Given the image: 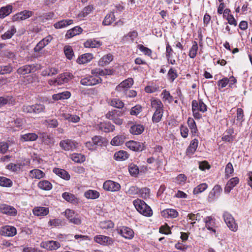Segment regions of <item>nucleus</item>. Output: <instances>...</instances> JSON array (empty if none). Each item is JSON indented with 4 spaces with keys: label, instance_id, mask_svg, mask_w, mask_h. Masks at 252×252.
Segmentation results:
<instances>
[{
    "label": "nucleus",
    "instance_id": "f257e3e1",
    "mask_svg": "<svg viewBox=\"0 0 252 252\" xmlns=\"http://www.w3.org/2000/svg\"><path fill=\"white\" fill-rule=\"evenodd\" d=\"M133 203L136 210L140 214L147 217H150L152 215V209L144 201L137 199L134 200Z\"/></svg>",
    "mask_w": 252,
    "mask_h": 252
},
{
    "label": "nucleus",
    "instance_id": "f03ea898",
    "mask_svg": "<svg viewBox=\"0 0 252 252\" xmlns=\"http://www.w3.org/2000/svg\"><path fill=\"white\" fill-rule=\"evenodd\" d=\"M78 144L77 142L71 139L63 140L61 141L59 143L62 149L66 151L75 150L77 148Z\"/></svg>",
    "mask_w": 252,
    "mask_h": 252
},
{
    "label": "nucleus",
    "instance_id": "7ed1b4c3",
    "mask_svg": "<svg viewBox=\"0 0 252 252\" xmlns=\"http://www.w3.org/2000/svg\"><path fill=\"white\" fill-rule=\"evenodd\" d=\"M223 217L224 220L229 228L232 231H236L238 225L232 216L228 212H225Z\"/></svg>",
    "mask_w": 252,
    "mask_h": 252
},
{
    "label": "nucleus",
    "instance_id": "20e7f679",
    "mask_svg": "<svg viewBox=\"0 0 252 252\" xmlns=\"http://www.w3.org/2000/svg\"><path fill=\"white\" fill-rule=\"evenodd\" d=\"M101 81L102 80L99 77L94 75L82 79L80 83L84 86H93L100 83Z\"/></svg>",
    "mask_w": 252,
    "mask_h": 252
},
{
    "label": "nucleus",
    "instance_id": "39448f33",
    "mask_svg": "<svg viewBox=\"0 0 252 252\" xmlns=\"http://www.w3.org/2000/svg\"><path fill=\"white\" fill-rule=\"evenodd\" d=\"M103 188L107 191H118L120 189L121 186L117 182L111 180H107L103 183Z\"/></svg>",
    "mask_w": 252,
    "mask_h": 252
},
{
    "label": "nucleus",
    "instance_id": "423d86ee",
    "mask_svg": "<svg viewBox=\"0 0 252 252\" xmlns=\"http://www.w3.org/2000/svg\"><path fill=\"white\" fill-rule=\"evenodd\" d=\"M94 241L95 242L104 246L111 245L114 243V240L112 238L102 235H98L94 236Z\"/></svg>",
    "mask_w": 252,
    "mask_h": 252
},
{
    "label": "nucleus",
    "instance_id": "0eeeda50",
    "mask_svg": "<svg viewBox=\"0 0 252 252\" xmlns=\"http://www.w3.org/2000/svg\"><path fill=\"white\" fill-rule=\"evenodd\" d=\"M133 84V79L132 78H128L117 86L116 88V90L119 92H125L126 90H128Z\"/></svg>",
    "mask_w": 252,
    "mask_h": 252
},
{
    "label": "nucleus",
    "instance_id": "6e6552de",
    "mask_svg": "<svg viewBox=\"0 0 252 252\" xmlns=\"http://www.w3.org/2000/svg\"><path fill=\"white\" fill-rule=\"evenodd\" d=\"M33 14V12L30 10H25L20 12H19L13 16V21H19L21 20H26Z\"/></svg>",
    "mask_w": 252,
    "mask_h": 252
},
{
    "label": "nucleus",
    "instance_id": "1a4fd4ad",
    "mask_svg": "<svg viewBox=\"0 0 252 252\" xmlns=\"http://www.w3.org/2000/svg\"><path fill=\"white\" fill-rule=\"evenodd\" d=\"M17 230L15 227L6 225L2 227L0 230V234L4 236L13 237L16 234Z\"/></svg>",
    "mask_w": 252,
    "mask_h": 252
},
{
    "label": "nucleus",
    "instance_id": "9d476101",
    "mask_svg": "<svg viewBox=\"0 0 252 252\" xmlns=\"http://www.w3.org/2000/svg\"><path fill=\"white\" fill-rule=\"evenodd\" d=\"M126 145L129 149L135 152H140L144 149V144L140 142L129 141L126 142Z\"/></svg>",
    "mask_w": 252,
    "mask_h": 252
},
{
    "label": "nucleus",
    "instance_id": "9b49d317",
    "mask_svg": "<svg viewBox=\"0 0 252 252\" xmlns=\"http://www.w3.org/2000/svg\"><path fill=\"white\" fill-rule=\"evenodd\" d=\"M118 233L123 237L127 239H131L134 236L133 230L126 226H122L120 229H118Z\"/></svg>",
    "mask_w": 252,
    "mask_h": 252
},
{
    "label": "nucleus",
    "instance_id": "f8f14e48",
    "mask_svg": "<svg viewBox=\"0 0 252 252\" xmlns=\"http://www.w3.org/2000/svg\"><path fill=\"white\" fill-rule=\"evenodd\" d=\"M0 211L11 216H15L17 214V211L14 207L6 204L0 205Z\"/></svg>",
    "mask_w": 252,
    "mask_h": 252
},
{
    "label": "nucleus",
    "instance_id": "ddd939ff",
    "mask_svg": "<svg viewBox=\"0 0 252 252\" xmlns=\"http://www.w3.org/2000/svg\"><path fill=\"white\" fill-rule=\"evenodd\" d=\"M40 247L49 251L57 250L60 247V244L58 242L54 241H49L47 242H42L40 244Z\"/></svg>",
    "mask_w": 252,
    "mask_h": 252
},
{
    "label": "nucleus",
    "instance_id": "4468645a",
    "mask_svg": "<svg viewBox=\"0 0 252 252\" xmlns=\"http://www.w3.org/2000/svg\"><path fill=\"white\" fill-rule=\"evenodd\" d=\"M97 128L99 130L105 132H109L112 131L115 129L114 125H112L109 122H101L97 125Z\"/></svg>",
    "mask_w": 252,
    "mask_h": 252
},
{
    "label": "nucleus",
    "instance_id": "2eb2a0df",
    "mask_svg": "<svg viewBox=\"0 0 252 252\" xmlns=\"http://www.w3.org/2000/svg\"><path fill=\"white\" fill-rule=\"evenodd\" d=\"M113 70L108 69H102L100 68H95L91 71V73L93 75H94L98 77H99V76L111 75L113 74Z\"/></svg>",
    "mask_w": 252,
    "mask_h": 252
},
{
    "label": "nucleus",
    "instance_id": "dca6fc26",
    "mask_svg": "<svg viewBox=\"0 0 252 252\" xmlns=\"http://www.w3.org/2000/svg\"><path fill=\"white\" fill-rule=\"evenodd\" d=\"M35 66L33 64L25 65L19 67L17 70V72L19 74L25 75L30 73L33 70Z\"/></svg>",
    "mask_w": 252,
    "mask_h": 252
},
{
    "label": "nucleus",
    "instance_id": "f3484780",
    "mask_svg": "<svg viewBox=\"0 0 252 252\" xmlns=\"http://www.w3.org/2000/svg\"><path fill=\"white\" fill-rule=\"evenodd\" d=\"M112 111H109L106 115V117L113 121V122L116 125H121L123 123L122 119L119 118L117 115Z\"/></svg>",
    "mask_w": 252,
    "mask_h": 252
},
{
    "label": "nucleus",
    "instance_id": "a211bd4d",
    "mask_svg": "<svg viewBox=\"0 0 252 252\" xmlns=\"http://www.w3.org/2000/svg\"><path fill=\"white\" fill-rule=\"evenodd\" d=\"M126 139V136L123 134L118 135L114 137L111 141V144L113 146H119L123 144Z\"/></svg>",
    "mask_w": 252,
    "mask_h": 252
},
{
    "label": "nucleus",
    "instance_id": "6ab92c4d",
    "mask_svg": "<svg viewBox=\"0 0 252 252\" xmlns=\"http://www.w3.org/2000/svg\"><path fill=\"white\" fill-rule=\"evenodd\" d=\"M93 58L92 54H84L80 56L77 60V62L79 64H85L90 62Z\"/></svg>",
    "mask_w": 252,
    "mask_h": 252
},
{
    "label": "nucleus",
    "instance_id": "aec40b11",
    "mask_svg": "<svg viewBox=\"0 0 252 252\" xmlns=\"http://www.w3.org/2000/svg\"><path fill=\"white\" fill-rule=\"evenodd\" d=\"M82 29L80 27L76 26L72 29H70L67 31L65 37L66 38H71L77 34L81 33L82 32Z\"/></svg>",
    "mask_w": 252,
    "mask_h": 252
},
{
    "label": "nucleus",
    "instance_id": "412c9836",
    "mask_svg": "<svg viewBox=\"0 0 252 252\" xmlns=\"http://www.w3.org/2000/svg\"><path fill=\"white\" fill-rule=\"evenodd\" d=\"M33 213L37 216H46L49 213V209L44 207H37L33 209Z\"/></svg>",
    "mask_w": 252,
    "mask_h": 252
},
{
    "label": "nucleus",
    "instance_id": "4be33fe9",
    "mask_svg": "<svg viewBox=\"0 0 252 252\" xmlns=\"http://www.w3.org/2000/svg\"><path fill=\"white\" fill-rule=\"evenodd\" d=\"M144 130V127L143 125L140 124L134 125L130 127V132L134 135H139L143 132Z\"/></svg>",
    "mask_w": 252,
    "mask_h": 252
},
{
    "label": "nucleus",
    "instance_id": "5701e85b",
    "mask_svg": "<svg viewBox=\"0 0 252 252\" xmlns=\"http://www.w3.org/2000/svg\"><path fill=\"white\" fill-rule=\"evenodd\" d=\"M30 176L32 178L40 179L45 176V173L39 169H34L30 171Z\"/></svg>",
    "mask_w": 252,
    "mask_h": 252
},
{
    "label": "nucleus",
    "instance_id": "b1692460",
    "mask_svg": "<svg viewBox=\"0 0 252 252\" xmlns=\"http://www.w3.org/2000/svg\"><path fill=\"white\" fill-rule=\"evenodd\" d=\"M12 11V6L10 5L2 7L0 8V18L3 19L9 15Z\"/></svg>",
    "mask_w": 252,
    "mask_h": 252
},
{
    "label": "nucleus",
    "instance_id": "393cba45",
    "mask_svg": "<svg viewBox=\"0 0 252 252\" xmlns=\"http://www.w3.org/2000/svg\"><path fill=\"white\" fill-rule=\"evenodd\" d=\"M198 141L196 139L192 140L189 146L187 149V153L188 155H192L196 150L198 147Z\"/></svg>",
    "mask_w": 252,
    "mask_h": 252
},
{
    "label": "nucleus",
    "instance_id": "a878e982",
    "mask_svg": "<svg viewBox=\"0 0 252 252\" xmlns=\"http://www.w3.org/2000/svg\"><path fill=\"white\" fill-rule=\"evenodd\" d=\"M73 23V20L67 19L60 21L54 24V27L57 29H62L66 27Z\"/></svg>",
    "mask_w": 252,
    "mask_h": 252
},
{
    "label": "nucleus",
    "instance_id": "bb28decb",
    "mask_svg": "<svg viewBox=\"0 0 252 252\" xmlns=\"http://www.w3.org/2000/svg\"><path fill=\"white\" fill-rule=\"evenodd\" d=\"M53 172L63 179L65 180L70 179L69 174L64 169L55 168L53 169Z\"/></svg>",
    "mask_w": 252,
    "mask_h": 252
},
{
    "label": "nucleus",
    "instance_id": "cd10ccee",
    "mask_svg": "<svg viewBox=\"0 0 252 252\" xmlns=\"http://www.w3.org/2000/svg\"><path fill=\"white\" fill-rule=\"evenodd\" d=\"M100 45L101 43L99 41L92 39H88L84 43V46L86 48H97Z\"/></svg>",
    "mask_w": 252,
    "mask_h": 252
},
{
    "label": "nucleus",
    "instance_id": "c85d7f7f",
    "mask_svg": "<svg viewBox=\"0 0 252 252\" xmlns=\"http://www.w3.org/2000/svg\"><path fill=\"white\" fill-rule=\"evenodd\" d=\"M113 60V56L108 54L102 57L99 61L98 64L100 66H105L109 64Z\"/></svg>",
    "mask_w": 252,
    "mask_h": 252
},
{
    "label": "nucleus",
    "instance_id": "c756f323",
    "mask_svg": "<svg viewBox=\"0 0 252 252\" xmlns=\"http://www.w3.org/2000/svg\"><path fill=\"white\" fill-rule=\"evenodd\" d=\"M162 215L165 217L175 218L178 216V212L173 209H167L163 211Z\"/></svg>",
    "mask_w": 252,
    "mask_h": 252
},
{
    "label": "nucleus",
    "instance_id": "7c9ffc66",
    "mask_svg": "<svg viewBox=\"0 0 252 252\" xmlns=\"http://www.w3.org/2000/svg\"><path fill=\"white\" fill-rule=\"evenodd\" d=\"M16 29L15 26H12L10 27L9 30H8L4 34H2L1 38L3 40H6L11 38L12 36L16 32Z\"/></svg>",
    "mask_w": 252,
    "mask_h": 252
},
{
    "label": "nucleus",
    "instance_id": "2f4dec72",
    "mask_svg": "<svg viewBox=\"0 0 252 252\" xmlns=\"http://www.w3.org/2000/svg\"><path fill=\"white\" fill-rule=\"evenodd\" d=\"M39 188L44 190H50L52 188V184L47 180L40 181L37 185Z\"/></svg>",
    "mask_w": 252,
    "mask_h": 252
},
{
    "label": "nucleus",
    "instance_id": "473e14b6",
    "mask_svg": "<svg viewBox=\"0 0 252 252\" xmlns=\"http://www.w3.org/2000/svg\"><path fill=\"white\" fill-rule=\"evenodd\" d=\"M70 93L68 91L58 93L53 95L52 98L55 100L67 99L70 96Z\"/></svg>",
    "mask_w": 252,
    "mask_h": 252
},
{
    "label": "nucleus",
    "instance_id": "72a5a7b5",
    "mask_svg": "<svg viewBox=\"0 0 252 252\" xmlns=\"http://www.w3.org/2000/svg\"><path fill=\"white\" fill-rule=\"evenodd\" d=\"M114 21L115 15L114 12L111 11L106 15L102 24L105 26H108L110 25Z\"/></svg>",
    "mask_w": 252,
    "mask_h": 252
},
{
    "label": "nucleus",
    "instance_id": "f704fd0d",
    "mask_svg": "<svg viewBox=\"0 0 252 252\" xmlns=\"http://www.w3.org/2000/svg\"><path fill=\"white\" fill-rule=\"evenodd\" d=\"M128 156L126 152L120 151L114 154V158L116 160H124L128 158Z\"/></svg>",
    "mask_w": 252,
    "mask_h": 252
},
{
    "label": "nucleus",
    "instance_id": "c9c22d12",
    "mask_svg": "<svg viewBox=\"0 0 252 252\" xmlns=\"http://www.w3.org/2000/svg\"><path fill=\"white\" fill-rule=\"evenodd\" d=\"M205 225L207 228L209 230L215 232V229H213L215 225V220L211 216L207 217L204 219Z\"/></svg>",
    "mask_w": 252,
    "mask_h": 252
},
{
    "label": "nucleus",
    "instance_id": "e433bc0d",
    "mask_svg": "<svg viewBox=\"0 0 252 252\" xmlns=\"http://www.w3.org/2000/svg\"><path fill=\"white\" fill-rule=\"evenodd\" d=\"M85 196L88 199H95L99 197V193L95 190H89L84 193Z\"/></svg>",
    "mask_w": 252,
    "mask_h": 252
},
{
    "label": "nucleus",
    "instance_id": "4c0bfd02",
    "mask_svg": "<svg viewBox=\"0 0 252 252\" xmlns=\"http://www.w3.org/2000/svg\"><path fill=\"white\" fill-rule=\"evenodd\" d=\"M69 78L67 73H64L61 74L57 79H55L54 82H57V85H62L68 82Z\"/></svg>",
    "mask_w": 252,
    "mask_h": 252
},
{
    "label": "nucleus",
    "instance_id": "58836bf2",
    "mask_svg": "<svg viewBox=\"0 0 252 252\" xmlns=\"http://www.w3.org/2000/svg\"><path fill=\"white\" fill-rule=\"evenodd\" d=\"M222 189L220 185L215 186L209 194V198L213 199L215 196L219 195Z\"/></svg>",
    "mask_w": 252,
    "mask_h": 252
},
{
    "label": "nucleus",
    "instance_id": "ea45409f",
    "mask_svg": "<svg viewBox=\"0 0 252 252\" xmlns=\"http://www.w3.org/2000/svg\"><path fill=\"white\" fill-rule=\"evenodd\" d=\"M38 136L34 133H28L21 136V138L24 141H32L36 140Z\"/></svg>",
    "mask_w": 252,
    "mask_h": 252
},
{
    "label": "nucleus",
    "instance_id": "a19ab883",
    "mask_svg": "<svg viewBox=\"0 0 252 252\" xmlns=\"http://www.w3.org/2000/svg\"><path fill=\"white\" fill-rule=\"evenodd\" d=\"M151 107L156 110H163V104L159 99H154L151 102Z\"/></svg>",
    "mask_w": 252,
    "mask_h": 252
},
{
    "label": "nucleus",
    "instance_id": "79ce46f5",
    "mask_svg": "<svg viewBox=\"0 0 252 252\" xmlns=\"http://www.w3.org/2000/svg\"><path fill=\"white\" fill-rule=\"evenodd\" d=\"M100 227L102 229H109L113 228L114 223L110 220L102 221L99 223Z\"/></svg>",
    "mask_w": 252,
    "mask_h": 252
},
{
    "label": "nucleus",
    "instance_id": "37998d69",
    "mask_svg": "<svg viewBox=\"0 0 252 252\" xmlns=\"http://www.w3.org/2000/svg\"><path fill=\"white\" fill-rule=\"evenodd\" d=\"M62 116L65 120L73 123H77L80 120L79 117L77 115H72L69 114H63Z\"/></svg>",
    "mask_w": 252,
    "mask_h": 252
},
{
    "label": "nucleus",
    "instance_id": "c03bdc74",
    "mask_svg": "<svg viewBox=\"0 0 252 252\" xmlns=\"http://www.w3.org/2000/svg\"><path fill=\"white\" fill-rule=\"evenodd\" d=\"M110 105L112 107H116L118 109H122L124 106V103L119 99L113 98L111 100Z\"/></svg>",
    "mask_w": 252,
    "mask_h": 252
},
{
    "label": "nucleus",
    "instance_id": "a18cd8bd",
    "mask_svg": "<svg viewBox=\"0 0 252 252\" xmlns=\"http://www.w3.org/2000/svg\"><path fill=\"white\" fill-rule=\"evenodd\" d=\"M58 70L55 68H48L43 70L41 74L43 76H53L58 73Z\"/></svg>",
    "mask_w": 252,
    "mask_h": 252
},
{
    "label": "nucleus",
    "instance_id": "49530a36",
    "mask_svg": "<svg viewBox=\"0 0 252 252\" xmlns=\"http://www.w3.org/2000/svg\"><path fill=\"white\" fill-rule=\"evenodd\" d=\"M71 158L75 162L81 163L85 160V157L81 154L75 153L71 156Z\"/></svg>",
    "mask_w": 252,
    "mask_h": 252
},
{
    "label": "nucleus",
    "instance_id": "de8ad7c7",
    "mask_svg": "<svg viewBox=\"0 0 252 252\" xmlns=\"http://www.w3.org/2000/svg\"><path fill=\"white\" fill-rule=\"evenodd\" d=\"M13 185L12 181L5 177L0 176V186L5 187H11Z\"/></svg>",
    "mask_w": 252,
    "mask_h": 252
},
{
    "label": "nucleus",
    "instance_id": "09e8293b",
    "mask_svg": "<svg viewBox=\"0 0 252 252\" xmlns=\"http://www.w3.org/2000/svg\"><path fill=\"white\" fill-rule=\"evenodd\" d=\"M192 110L194 117L196 119H200L202 117L201 114L199 113L196 108L197 106V100H193L191 102Z\"/></svg>",
    "mask_w": 252,
    "mask_h": 252
},
{
    "label": "nucleus",
    "instance_id": "8fccbe9b",
    "mask_svg": "<svg viewBox=\"0 0 252 252\" xmlns=\"http://www.w3.org/2000/svg\"><path fill=\"white\" fill-rule=\"evenodd\" d=\"M163 116V110H156L152 117V121L155 123L160 121Z\"/></svg>",
    "mask_w": 252,
    "mask_h": 252
},
{
    "label": "nucleus",
    "instance_id": "3c124183",
    "mask_svg": "<svg viewBox=\"0 0 252 252\" xmlns=\"http://www.w3.org/2000/svg\"><path fill=\"white\" fill-rule=\"evenodd\" d=\"M198 49V47L197 42L196 41H194L189 52V55L190 58L193 59L196 57Z\"/></svg>",
    "mask_w": 252,
    "mask_h": 252
},
{
    "label": "nucleus",
    "instance_id": "603ef678",
    "mask_svg": "<svg viewBox=\"0 0 252 252\" xmlns=\"http://www.w3.org/2000/svg\"><path fill=\"white\" fill-rule=\"evenodd\" d=\"M64 53L66 58L69 60H71L74 56L73 51L70 46H65L64 47Z\"/></svg>",
    "mask_w": 252,
    "mask_h": 252
},
{
    "label": "nucleus",
    "instance_id": "864d4df0",
    "mask_svg": "<svg viewBox=\"0 0 252 252\" xmlns=\"http://www.w3.org/2000/svg\"><path fill=\"white\" fill-rule=\"evenodd\" d=\"M62 197L66 201L71 203L75 202L76 199L73 194L66 192L62 194Z\"/></svg>",
    "mask_w": 252,
    "mask_h": 252
},
{
    "label": "nucleus",
    "instance_id": "5fc2aeb1",
    "mask_svg": "<svg viewBox=\"0 0 252 252\" xmlns=\"http://www.w3.org/2000/svg\"><path fill=\"white\" fill-rule=\"evenodd\" d=\"M13 98L12 97L7 96L6 97H0V107L7 104H12Z\"/></svg>",
    "mask_w": 252,
    "mask_h": 252
},
{
    "label": "nucleus",
    "instance_id": "6e6d98bb",
    "mask_svg": "<svg viewBox=\"0 0 252 252\" xmlns=\"http://www.w3.org/2000/svg\"><path fill=\"white\" fill-rule=\"evenodd\" d=\"M207 187L208 185L206 183L201 184L194 189L193 193L194 194H197L201 193L204 191Z\"/></svg>",
    "mask_w": 252,
    "mask_h": 252
},
{
    "label": "nucleus",
    "instance_id": "4d7b16f0",
    "mask_svg": "<svg viewBox=\"0 0 252 252\" xmlns=\"http://www.w3.org/2000/svg\"><path fill=\"white\" fill-rule=\"evenodd\" d=\"M196 108L197 109V111L202 113H204L207 111V106L204 103L202 99L197 101Z\"/></svg>",
    "mask_w": 252,
    "mask_h": 252
},
{
    "label": "nucleus",
    "instance_id": "13d9d810",
    "mask_svg": "<svg viewBox=\"0 0 252 252\" xmlns=\"http://www.w3.org/2000/svg\"><path fill=\"white\" fill-rule=\"evenodd\" d=\"M93 7L91 5H89L85 7L82 11L78 14L79 17H85L90 14L93 10Z\"/></svg>",
    "mask_w": 252,
    "mask_h": 252
},
{
    "label": "nucleus",
    "instance_id": "bf43d9fd",
    "mask_svg": "<svg viewBox=\"0 0 252 252\" xmlns=\"http://www.w3.org/2000/svg\"><path fill=\"white\" fill-rule=\"evenodd\" d=\"M188 124L191 130V132L192 133H196L197 131V129L194 121L192 119L189 118L188 119Z\"/></svg>",
    "mask_w": 252,
    "mask_h": 252
},
{
    "label": "nucleus",
    "instance_id": "052dcab7",
    "mask_svg": "<svg viewBox=\"0 0 252 252\" xmlns=\"http://www.w3.org/2000/svg\"><path fill=\"white\" fill-rule=\"evenodd\" d=\"M42 142L47 145H49L54 142L53 139L49 136L47 133H43L42 134Z\"/></svg>",
    "mask_w": 252,
    "mask_h": 252
},
{
    "label": "nucleus",
    "instance_id": "680f3d73",
    "mask_svg": "<svg viewBox=\"0 0 252 252\" xmlns=\"http://www.w3.org/2000/svg\"><path fill=\"white\" fill-rule=\"evenodd\" d=\"M45 108V106L41 104L33 105V113L39 114L44 112Z\"/></svg>",
    "mask_w": 252,
    "mask_h": 252
},
{
    "label": "nucleus",
    "instance_id": "e2e57ef3",
    "mask_svg": "<svg viewBox=\"0 0 252 252\" xmlns=\"http://www.w3.org/2000/svg\"><path fill=\"white\" fill-rule=\"evenodd\" d=\"M128 170L130 174L133 176H136L139 173V168L135 164H130Z\"/></svg>",
    "mask_w": 252,
    "mask_h": 252
},
{
    "label": "nucleus",
    "instance_id": "0e129e2a",
    "mask_svg": "<svg viewBox=\"0 0 252 252\" xmlns=\"http://www.w3.org/2000/svg\"><path fill=\"white\" fill-rule=\"evenodd\" d=\"M187 180V177L185 175L179 174L175 179V182L180 185L184 184Z\"/></svg>",
    "mask_w": 252,
    "mask_h": 252
},
{
    "label": "nucleus",
    "instance_id": "69168bd1",
    "mask_svg": "<svg viewBox=\"0 0 252 252\" xmlns=\"http://www.w3.org/2000/svg\"><path fill=\"white\" fill-rule=\"evenodd\" d=\"M142 111V107L139 105H136L135 106L132 107L130 110V114L131 115H137Z\"/></svg>",
    "mask_w": 252,
    "mask_h": 252
},
{
    "label": "nucleus",
    "instance_id": "338daca9",
    "mask_svg": "<svg viewBox=\"0 0 252 252\" xmlns=\"http://www.w3.org/2000/svg\"><path fill=\"white\" fill-rule=\"evenodd\" d=\"M46 125L50 127L55 128L58 126V122L56 119H49L45 121Z\"/></svg>",
    "mask_w": 252,
    "mask_h": 252
},
{
    "label": "nucleus",
    "instance_id": "774afa93",
    "mask_svg": "<svg viewBox=\"0 0 252 252\" xmlns=\"http://www.w3.org/2000/svg\"><path fill=\"white\" fill-rule=\"evenodd\" d=\"M9 145L8 143L4 141L0 142V153L5 154L8 150Z\"/></svg>",
    "mask_w": 252,
    "mask_h": 252
}]
</instances>
